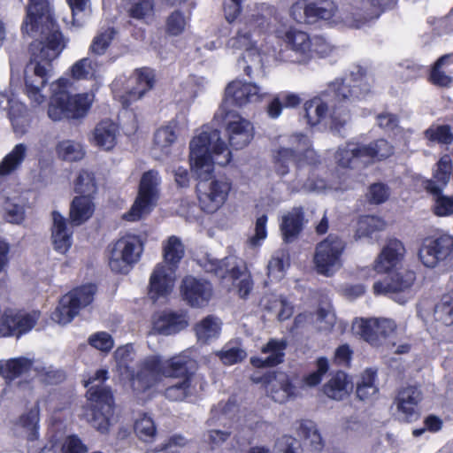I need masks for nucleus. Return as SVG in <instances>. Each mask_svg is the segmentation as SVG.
<instances>
[{"instance_id":"59","label":"nucleus","mask_w":453,"mask_h":453,"mask_svg":"<svg viewBox=\"0 0 453 453\" xmlns=\"http://www.w3.org/2000/svg\"><path fill=\"white\" fill-rule=\"evenodd\" d=\"M74 190L81 196L91 197V195L96 191L94 174L85 170L81 171L74 184Z\"/></svg>"},{"instance_id":"10","label":"nucleus","mask_w":453,"mask_h":453,"mask_svg":"<svg viewBox=\"0 0 453 453\" xmlns=\"http://www.w3.org/2000/svg\"><path fill=\"white\" fill-rule=\"evenodd\" d=\"M346 242L337 234H329L316 246L314 264L317 272L325 276H331L342 265V256Z\"/></svg>"},{"instance_id":"14","label":"nucleus","mask_w":453,"mask_h":453,"mask_svg":"<svg viewBox=\"0 0 453 453\" xmlns=\"http://www.w3.org/2000/svg\"><path fill=\"white\" fill-rule=\"evenodd\" d=\"M268 96V92L253 82L235 80L228 83L225 89V98L220 111L225 112L226 118L230 114L227 108L230 105L244 106L248 104L258 103Z\"/></svg>"},{"instance_id":"15","label":"nucleus","mask_w":453,"mask_h":453,"mask_svg":"<svg viewBox=\"0 0 453 453\" xmlns=\"http://www.w3.org/2000/svg\"><path fill=\"white\" fill-rule=\"evenodd\" d=\"M0 372L8 380H14L21 375L39 376L47 383H57L64 378L62 372L45 367L25 357L9 360L0 367Z\"/></svg>"},{"instance_id":"33","label":"nucleus","mask_w":453,"mask_h":453,"mask_svg":"<svg viewBox=\"0 0 453 453\" xmlns=\"http://www.w3.org/2000/svg\"><path fill=\"white\" fill-rule=\"evenodd\" d=\"M429 81L438 87H449L453 82V52L439 58L431 68Z\"/></svg>"},{"instance_id":"55","label":"nucleus","mask_w":453,"mask_h":453,"mask_svg":"<svg viewBox=\"0 0 453 453\" xmlns=\"http://www.w3.org/2000/svg\"><path fill=\"white\" fill-rule=\"evenodd\" d=\"M383 221L375 216H363L357 222V227L355 234V238L360 239L362 237H368L373 232L381 230L383 228Z\"/></svg>"},{"instance_id":"7","label":"nucleus","mask_w":453,"mask_h":453,"mask_svg":"<svg viewBox=\"0 0 453 453\" xmlns=\"http://www.w3.org/2000/svg\"><path fill=\"white\" fill-rule=\"evenodd\" d=\"M295 142H297L296 150V183L292 184L290 188L293 192H320L323 191L326 183L324 180H314L310 176L306 180H302L301 175L306 166H309V173H311L312 168L320 163L319 156L311 147V141L307 135L297 134L294 135Z\"/></svg>"},{"instance_id":"1","label":"nucleus","mask_w":453,"mask_h":453,"mask_svg":"<svg viewBox=\"0 0 453 453\" xmlns=\"http://www.w3.org/2000/svg\"><path fill=\"white\" fill-rule=\"evenodd\" d=\"M21 32L35 38L30 44L31 59L25 69V85L27 96L40 105L46 98L41 90L52 75V61L65 48L48 0H29Z\"/></svg>"},{"instance_id":"28","label":"nucleus","mask_w":453,"mask_h":453,"mask_svg":"<svg viewBox=\"0 0 453 453\" xmlns=\"http://www.w3.org/2000/svg\"><path fill=\"white\" fill-rule=\"evenodd\" d=\"M287 346L288 342L285 339H270L261 349L262 353L267 356L265 357H251L250 363L258 368L276 366L284 361Z\"/></svg>"},{"instance_id":"13","label":"nucleus","mask_w":453,"mask_h":453,"mask_svg":"<svg viewBox=\"0 0 453 453\" xmlns=\"http://www.w3.org/2000/svg\"><path fill=\"white\" fill-rule=\"evenodd\" d=\"M415 280V272L403 269L389 274L382 281H376L372 288L376 295H389L395 302L403 304L413 296L411 288Z\"/></svg>"},{"instance_id":"40","label":"nucleus","mask_w":453,"mask_h":453,"mask_svg":"<svg viewBox=\"0 0 453 453\" xmlns=\"http://www.w3.org/2000/svg\"><path fill=\"white\" fill-rule=\"evenodd\" d=\"M362 143L348 142L339 147L335 154L337 164L343 168H355L358 163H365Z\"/></svg>"},{"instance_id":"61","label":"nucleus","mask_w":453,"mask_h":453,"mask_svg":"<svg viewBox=\"0 0 453 453\" xmlns=\"http://www.w3.org/2000/svg\"><path fill=\"white\" fill-rule=\"evenodd\" d=\"M153 12V0H132L128 9L129 16L136 19H144L151 17Z\"/></svg>"},{"instance_id":"34","label":"nucleus","mask_w":453,"mask_h":453,"mask_svg":"<svg viewBox=\"0 0 453 453\" xmlns=\"http://www.w3.org/2000/svg\"><path fill=\"white\" fill-rule=\"evenodd\" d=\"M0 110H9V118L14 132L17 134H24L28 125V120L23 114L26 108L21 104H17L6 93L0 92Z\"/></svg>"},{"instance_id":"9","label":"nucleus","mask_w":453,"mask_h":453,"mask_svg":"<svg viewBox=\"0 0 453 453\" xmlns=\"http://www.w3.org/2000/svg\"><path fill=\"white\" fill-rule=\"evenodd\" d=\"M161 178L156 170L145 172L140 180L138 196L130 210L123 215L127 221H137L150 213L158 199Z\"/></svg>"},{"instance_id":"25","label":"nucleus","mask_w":453,"mask_h":453,"mask_svg":"<svg viewBox=\"0 0 453 453\" xmlns=\"http://www.w3.org/2000/svg\"><path fill=\"white\" fill-rule=\"evenodd\" d=\"M421 400L420 389L409 386L399 390L394 403L401 418L410 422L418 417V405Z\"/></svg>"},{"instance_id":"49","label":"nucleus","mask_w":453,"mask_h":453,"mask_svg":"<svg viewBox=\"0 0 453 453\" xmlns=\"http://www.w3.org/2000/svg\"><path fill=\"white\" fill-rule=\"evenodd\" d=\"M289 266L288 253L285 250H279L272 256L268 265L267 274L272 280H280L283 278L286 268Z\"/></svg>"},{"instance_id":"60","label":"nucleus","mask_w":453,"mask_h":453,"mask_svg":"<svg viewBox=\"0 0 453 453\" xmlns=\"http://www.w3.org/2000/svg\"><path fill=\"white\" fill-rule=\"evenodd\" d=\"M134 432L137 436L144 441H149L156 435V426L153 419L143 414L134 423Z\"/></svg>"},{"instance_id":"22","label":"nucleus","mask_w":453,"mask_h":453,"mask_svg":"<svg viewBox=\"0 0 453 453\" xmlns=\"http://www.w3.org/2000/svg\"><path fill=\"white\" fill-rule=\"evenodd\" d=\"M154 73L150 68H140L127 81L126 95L121 96L123 107H128L133 101L140 99L154 85Z\"/></svg>"},{"instance_id":"45","label":"nucleus","mask_w":453,"mask_h":453,"mask_svg":"<svg viewBox=\"0 0 453 453\" xmlns=\"http://www.w3.org/2000/svg\"><path fill=\"white\" fill-rule=\"evenodd\" d=\"M365 163L374 160H383L394 153V147L385 139H379L368 144H363Z\"/></svg>"},{"instance_id":"42","label":"nucleus","mask_w":453,"mask_h":453,"mask_svg":"<svg viewBox=\"0 0 453 453\" xmlns=\"http://www.w3.org/2000/svg\"><path fill=\"white\" fill-rule=\"evenodd\" d=\"M95 205L91 197L81 196L73 198L70 207V219L73 225L80 226L91 218Z\"/></svg>"},{"instance_id":"50","label":"nucleus","mask_w":453,"mask_h":453,"mask_svg":"<svg viewBox=\"0 0 453 453\" xmlns=\"http://www.w3.org/2000/svg\"><path fill=\"white\" fill-rule=\"evenodd\" d=\"M195 330L198 341L206 343L219 335L220 323L217 318L207 316L196 324Z\"/></svg>"},{"instance_id":"44","label":"nucleus","mask_w":453,"mask_h":453,"mask_svg":"<svg viewBox=\"0 0 453 453\" xmlns=\"http://www.w3.org/2000/svg\"><path fill=\"white\" fill-rule=\"evenodd\" d=\"M184 254V244L178 236L172 235L163 242V257L166 267L175 271Z\"/></svg>"},{"instance_id":"12","label":"nucleus","mask_w":453,"mask_h":453,"mask_svg":"<svg viewBox=\"0 0 453 453\" xmlns=\"http://www.w3.org/2000/svg\"><path fill=\"white\" fill-rule=\"evenodd\" d=\"M143 251V244L137 235H126L119 239L111 250L109 265L118 273H127L136 264Z\"/></svg>"},{"instance_id":"29","label":"nucleus","mask_w":453,"mask_h":453,"mask_svg":"<svg viewBox=\"0 0 453 453\" xmlns=\"http://www.w3.org/2000/svg\"><path fill=\"white\" fill-rule=\"evenodd\" d=\"M405 249L403 244L396 240L391 239L383 248L374 265L378 273H388L395 268L403 259Z\"/></svg>"},{"instance_id":"31","label":"nucleus","mask_w":453,"mask_h":453,"mask_svg":"<svg viewBox=\"0 0 453 453\" xmlns=\"http://www.w3.org/2000/svg\"><path fill=\"white\" fill-rule=\"evenodd\" d=\"M133 354V347L131 345H124L119 347L114 352V358L116 362V368L119 375L123 379H127L131 382V387L134 391V382L138 379V375L142 373L143 370L144 363L150 357H148L144 360L141 362L139 365V369L136 372L132 370L130 364L134 359Z\"/></svg>"},{"instance_id":"53","label":"nucleus","mask_w":453,"mask_h":453,"mask_svg":"<svg viewBox=\"0 0 453 453\" xmlns=\"http://www.w3.org/2000/svg\"><path fill=\"white\" fill-rule=\"evenodd\" d=\"M434 317L446 326L453 325V291L444 295L435 305Z\"/></svg>"},{"instance_id":"3","label":"nucleus","mask_w":453,"mask_h":453,"mask_svg":"<svg viewBox=\"0 0 453 453\" xmlns=\"http://www.w3.org/2000/svg\"><path fill=\"white\" fill-rule=\"evenodd\" d=\"M189 150L190 166L199 181L208 182L213 173L214 164L226 165L232 158L220 132L209 125L203 126L199 134L193 137Z\"/></svg>"},{"instance_id":"58","label":"nucleus","mask_w":453,"mask_h":453,"mask_svg":"<svg viewBox=\"0 0 453 453\" xmlns=\"http://www.w3.org/2000/svg\"><path fill=\"white\" fill-rule=\"evenodd\" d=\"M58 153L66 161H78L84 157L82 146L76 142L66 140L58 143Z\"/></svg>"},{"instance_id":"19","label":"nucleus","mask_w":453,"mask_h":453,"mask_svg":"<svg viewBox=\"0 0 453 453\" xmlns=\"http://www.w3.org/2000/svg\"><path fill=\"white\" fill-rule=\"evenodd\" d=\"M396 330V323L390 319H362L358 325V334L372 346L380 347L395 344L389 340Z\"/></svg>"},{"instance_id":"4","label":"nucleus","mask_w":453,"mask_h":453,"mask_svg":"<svg viewBox=\"0 0 453 453\" xmlns=\"http://www.w3.org/2000/svg\"><path fill=\"white\" fill-rule=\"evenodd\" d=\"M366 70L361 65H354L349 76L344 80L336 79L328 84L323 91L326 99L331 103V129L341 133L349 119V112L344 107L345 104L351 103L366 95L370 85L365 81Z\"/></svg>"},{"instance_id":"43","label":"nucleus","mask_w":453,"mask_h":453,"mask_svg":"<svg viewBox=\"0 0 453 453\" xmlns=\"http://www.w3.org/2000/svg\"><path fill=\"white\" fill-rule=\"evenodd\" d=\"M352 388L348 375L343 372H337L327 383L324 385L323 390L326 396L340 401L346 397Z\"/></svg>"},{"instance_id":"52","label":"nucleus","mask_w":453,"mask_h":453,"mask_svg":"<svg viewBox=\"0 0 453 453\" xmlns=\"http://www.w3.org/2000/svg\"><path fill=\"white\" fill-rule=\"evenodd\" d=\"M424 136L430 142L449 145L453 142V133L449 125H432L425 132Z\"/></svg>"},{"instance_id":"30","label":"nucleus","mask_w":453,"mask_h":453,"mask_svg":"<svg viewBox=\"0 0 453 453\" xmlns=\"http://www.w3.org/2000/svg\"><path fill=\"white\" fill-rule=\"evenodd\" d=\"M51 240L54 250L66 253L73 243V231L68 228L66 219L58 212H52Z\"/></svg>"},{"instance_id":"57","label":"nucleus","mask_w":453,"mask_h":453,"mask_svg":"<svg viewBox=\"0 0 453 453\" xmlns=\"http://www.w3.org/2000/svg\"><path fill=\"white\" fill-rule=\"evenodd\" d=\"M176 134L172 127L166 126L158 128L154 134V148L164 154L169 153V148L176 140Z\"/></svg>"},{"instance_id":"47","label":"nucleus","mask_w":453,"mask_h":453,"mask_svg":"<svg viewBox=\"0 0 453 453\" xmlns=\"http://www.w3.org/2000/svg\"><path fill=\"white\" fill-rule=\"evenodd\" d=\"M297 434L305 440L314 450L322 449L324 444L316 424L310 419H303L296 423Z\"/></svg>"},{"instance_id":"23","label":"nucleus","mask_w":453,"mask_h":453,"mask_svg":"<svg viewBox=\"0 0 453 453\" xmlns=\"http://www.w3.org/2000/svg\"><path fill=\"white\" fill-rule=\"evenodd\" d=\"M180 291L184 300L192 307L206 305L212 296V288L208 281L192 276L183 279Z\"/></svg>"},{"instance_id":"62","label":"nucleus","mask_w":453,"mask_h":453,"mask_svg":"<svg viewBox=\"0 0 453 453\" xmlns=\"http://www.w3.org/2000/svg\"><path fill=\"white\" fill-rule=\"evenodd\" d=\"M188 22V19L181 12L174 11L166 19V33L173 36L180 35L185 31Z\"/></svg>"},{"instance_id":"35","label":"nucleus","mask_w":453,"mask_h":453,"mask_svg":"<svg viewBox=\"0 0 453 453\" xmlns=\"http://www.w3.org/2000/svg\"><path fill=\"white\" fill-rule=\"evenodd\" d=\"M27 154L25 143L16 144L0 162V191L4 185V178L14 173L22 165Z\"/></svg>"},{"instance_id":"26","label":"nucleus","mask_w":453,"mask_h":453,"mask_svg":"<svg viewBox=\"0 0 453 453\" xmlns=\"http://www.w3.org/2000/svg\"><path fill=\"white\" fill-rule=\"evenodd\" d=\"M226 130L229 144L235 150L246 147L254 137V127L251 122L238 115L228 120Z\"/></svg>"},{"instance_id":"32","label":"nucleus","mask_w":453,"mask_h":453,"mask_svg":"<svg viewBox=\"0 0 453 453\" xmlns=\"http://www.w3.org/2000/svg\"><path fill=\"white\" fill-rule=\"evenodd\" d=\"M187 316L183 312H164L153 322V330L159 334H175L188 326Z\"/></svg>"},{"instance_id":"36","label":"nucleus","mask_w":453,"mask_h":453,"mask_svg":"<svg viewBox=\"0 0 453 453\" xmlns=\"http://www.w3.org/2000/svg\"><path fill=\"white\" fill-rule=\"evenodd\" d=\"M451 174V159L446 155L436 164L433 179L425 182V188L430 194H439L447 186Z\"/></svg>"},{"instance_id":"21","label":"nucleus","mask_w":453,"mask_h":453,"mask_svg":"<svg viewBox=\"0 0 453 453\" xmlns=\"http://www.w3.org/2000/svg\"><path fill=\"white\" fill-rule=\"evenodd\" d=\"M40 318V311H27L24 310H5L1 317L0 330L7 329V334H0V337L20 335L31 331Z\"/></svg>"},{"instance_id":"51","label":"nucleus","mask_w":453,"mask_h":453,"mask_svg":"<svg viewBox=\"0 0 453 453\" xmlns=\"http://www.w3.org/2000/svg\"><path fill=\"white\" fill-rule=\"evenodd\" d=\"M296 150L289 148H280L273 155V169L280 177L289 173V165L296 163Z\"/></svg>"},{"instance_id":"46","label":"nucleus","mask_w":453,"mask_h":453,"mask_svg":"<svg viewBox=\"0 0 453 453\" xmlns=\"http://www.w3.org/2000/svg\"><path fill=\"white\" fill-rule=\"evenodd\" d=\"M377 371L372 368L366 369L357 383L356 394L362 401L372 400L379 392L376 385Z\"/></svg>"},{"instance_id":"11","label":"nucleus","mask_w":453,"mask_h":453,"mask_svg":"<svg viewBox=\"0 0 453 453\" xmlns=\"http://www.w3.org/2000/svg\"><path fill=\"white\" fill-rule=\"evenodd\" d=\"M96 291V287L94 284L84 285L70 291L60 299L58 306L52 313V319L61 325L70 323L81 308L93 302Z\"/></svg>"},{"instance_id":"39","label":"nucleus","mask_w":453,"mask_h":453,"mask_svg":"<svg viewBox=\"0 0 453 453\" xmlns=\"http://www.w3.org/2000/svg\"><path fill=\"white\" fill-rule=\"evenodd\" d=\"M303 211L301 207L293 208L282 217L280 231L284 242H292L303 228Z\"/></svg>"},{"instance_id":"38","label":"nucleus","mask_w":453,"mask_h":453,"mask_svg":"<svg viewBox=\"0 0 453 453\" xmlns=\"http://www.w3.org/2000/svg\"><path fill=\"white\" fill-rule=\"evenodd\" d=\"M118 133V126L111 120L105 119L96 126L93 139L98 147L111 150L116 145Z\"/></svg>"},{"instance_id":"18","label":"nucleus","mask_w":453,"mask_h":453,"mask_svg":"<svg viewBox=\"0 0 453 453\" xmlns=\"http://www.w3.org/2000/svg\"><path fill=\"white\" fill-rule=\"evenodd\" d=\"M230 190L231 183L226 179L199 181L196 191L202 210L207 213L218 211L226 202Z\"/></svg>"},{"instance_id":"20","label":"nucleus","mask_w":453,"mask_h":453,"mask_svg":"<svg viewBox=\"0 0 453 453\" xmlns=\"http://www.w3.org/2000/svg\"><path fill=\"white\" fill-rule=\"evenodd\" d=\"M453 253V235L442 234L438 236L426 238L418 251L422 264L434 268Z\"/></svg>"},{"instance_id":"8","label":"nucleus","mask_w":453,"mask_h":453,"mask_svg":"<svg viewBox=\"0 0 453 453\" xmlns=\"http://www.w3.org/2000/svg\"><path fill=\"white\" fill-rule=\"evenodd\" d=\"M308 24L326 21L333 25L342 24L350 28H360L361 19H357L353 7L338 9L333 0H310L308 4Z\"/></svg>"},{"instance_id":"27","label":"nucleus","mask_w":453,"mask_h":453,"mask_svg":"<svg viewBox=\"0 0 453 453\" xmlns=\"http://www.w3.org/2000/svg\"><path fill=\"white\" fill-rule=\"evenodd\" d=\"M4 202V219L12 224H20L25 219V208L27 203V198L19 195L17 190H6L2 187L0 191Z\"/></svg>"},{"instance_id":"24","label":"nucleus","mask_w":453,"mask_h":453,"mask_svg":"<svg viewBox=\"0 0 453 453\" xmlns=\"http://www.w3.org/2000/svg\"><path fill=\"white\" fill-rule=\"evenodd\" d=\"M174 272L162 263L157 265L150 278L149 296L153 302L166 297L172 292L175 280Z\"/></svg>"},{"instance_id":"37","label":"nucleus","mask_w":453,"mask_h":453,"mask_svg":"<svg viewBox=\"0 0 453 453\" xmlns=\"http://www.w3.org/2000/svg\"><path fill=\"white\" fill-rule=\"evenodd\" d=\"M268 390L272 399L280 403L287 402L296 395V388L285 372L275 373L273 379L269 381Z\"/></svg>"},{"instance_id":"41","label":"nucleus","mask_w":453,"mask_h":453,"mask_svg":"<svg viewBox=\"0 0 453 453\" xmlns=\"http://www.w3.org/2000/svg\"><path fill=\"white\" fill-rule=\"evenodd\" d=\"M329 109L331 110V103L326 99L323 92L319 96L307 101L304 104L307 123L310 126H316L326 117Z\"/></svg>"},{"instance_id":"6","label":"nucleus","mask_w":453,"mask_h":453,"mask_svg":"<svg viewBox=\"0 0 453 453\" xmlns=\"http://www.w3.org/2000/svg\"><path fill=\"white\" fill-rule=\"evenodd\" d=\"M70 86L71 81L66 78H59L50 85L52 95L48 115L53 121H58L64 118H82L91 106L92 95L85 93L71 96L68 91Z\"/></svg>"},{"instance_id":"54","label":"nucleus","mask_w":453,"mask_h":453,"mask_svg":"<svg viewBox=\"0 0 453 453\" xmlns=\"http://www.w3.org/2000/svg\"><path fill=\"white\" fill-rule=\"evenodd\" d=\"M97 69V63L88 58H84L72 65L71 73L76 80H88L96 76Z\"/></svg>"},{"instance_id":"2","label":"nucleus","mask_w":453,"mask_h":453,"mask_svg":"<svg viewBox=\"0 0 453 453\" xmlns=\"http://www.w3.org/2000/svg\"><path fill=\"white\" fill-rule=\"evenodd\" d=\"M194 361L187 356L180 355L169 360L151 356L143 365L142 373L134 382V392H144L154 386L162 376L181 379L165 388V395L171 401H183L198 393L197 384L202 389L201 380L191 372Z\"/></svg>"},{"instance_id":"56","label":"nucleus","mask_w":453,"mask_h":453,"mask_svg":"<svg viewBox=\"0 0 453 453\" xmlns=\"http://www.w3.org/2000/svg\"><path fill=\"white\" fill-rule=\"evenodd\" d=\"M40 410L38 404L31 408L20 417V424L28 432L27 440L35 441L38 438V427L40 420Z\"/></svg>"},{"instance_id":"16","label":"nucleus","mask_w":453,"mask_h":453,"mask_svg":"<svg viewBox=\"0 0 453 453\" xmlns=\"http://www.w3.org/2000/svg\"><path fill=\"white\" fill-rule=\"evenodd\" d=\"M253 23L245 24L238 29L235 36L231 37L227 42V48L234 50H244V54L238 60V65L242 68L245 74L251 76L252 66L259 65L261 63L260 55L257 48V42L253 39L251 28Z\"/></svg>"},{"instance_id":"48","label":"nucleus","mask_w":453,"mask_h":453,"mask_svg":"<svg viewBox=\"0 0 453 453\" xmlns=\"http://www.w3.org/2000/svg\"><path fill=\"white\" fill-rule=\"evenodd\" d=\"M362 10L364 13L357 12V9H354L355 17L357 19H361L363 25L367 21L377 19L381 12L395 4V0H361Z\"/></svg>"},{"instance_id":"5","label":"nucleus","mask_w":453,"mask_h":453,"mask_svg":"<svg viewBox=\"0 0 453 453\" xmlns=\"http://www.w3.org/2000/svg\"><path fill=\"white\" fill-rule=\"evenodd\" d=\"M107 379L108 372L100 369L85 381V387L88 388L87 397L91 404L87 418L102 434L108 433L114 410L112 392L109 387L104 385Z\"/></svg>"},{"instance_id":"17","label":"nucleus","mask_w":453,"mask_h":453,"mask_svg":"<svg viewBox=\"0 0 453 453\" xmlns=\"http://www.w3.org/2000/svg\"><path fill=\"white\" fill-rule=\"evenodd\" d=\"M286 50L280 58L290 63L307 64L312 58L311 38L303 31L289 28L282 35Z\"/></svg>"},{"instance_id":"63","label":"nucleus","mask_w":453,"mask_h":453,"mask_svg":"<svg viewBox=\"0 0 453 453\" xmlns=\"http://www.w3.org/2000/svg\"><path fill=\"white\" fill-rule=\"evenodd\" d=\"M114 34V29L111 27L99 32L90 45L91 52L99 56L104 54L113 39Z\"/></svg>"},{"instance_id":"64","label":"nucleus","mask_w":453,"mask_h":453,"mask_svg":"<svg viewBox=\"0 0 453 453\" xmlns=\"http://www.w3.org/2000/svg\"><path fill=\"white\" fill-rule=\"evenodd\" d=\"M217 356L225 365H232L242 361L247 357V353L240 346L226 345L217 353Z\"/></svg>"}]
</instances>
